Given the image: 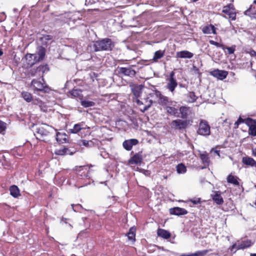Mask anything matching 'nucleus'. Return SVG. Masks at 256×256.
Returning a JSON list of instances; mask_svg holds the SVG:
<instances>
[{
	"label": "nucleus",
	"instance_id": "41",
	"mask_svg": "<svg viewBox=\"0 0 256 256\" xmlns=\"http://www.w3.org/2000/svg\"><path fill=\"white\" fill-rule=\"evenodd\" d=\"M176 171L178 174H184L186 171V168L183 164L181 163L176 166Z\"/></svg>",
	"mask_w": 256,
	"mask_h": 256
},
{
	"label": "nucleus",
	"instance_id": "8",
	"mask_svg": "<svg viewBox=\"0 0 256 256\" xmlns=\"http://www.w3.org/2000/svg\"><path fill=\"white\" fill-rule=\"evenodd\" d=\"M190 124L189 120L178 119L172 122L170 126L174 129L182 130L186 128Z\"/></svg>",
	"mask_w": 256,
	"mask_h": 256
},
{
	"label": "nucleus",
	"instance_id": "5",
	"mask_svg": "<svg viewBox=\"0 0 256 256\" xmlns=\"http://www.w3.org/2000/svg\"><path fill=\"white\" fill-rule=\"evenodd\" d=\"M222 12L228 16V18L232 20H236V10L234 6L232 4L223 6Z\"/></svg>",
	"mask_w": 256,
	"mask_h": 256
},
{
	"label": "nucleus",
	"instance_id": "61",
	"mask_svg": "<svg viewBox=\"0 0 256 256\" xmlns=\"http://www.w3.org/2000/svg\"><path fill=\"white\" fill-rule=\"evenodd\" d=\"M249 54L252 56H256V52H255L254 50H250L249 52Z\"/></svg>",
	"mask_w": 256,
	"mask_h": 256
},
{
	"label": "nucleus",
	"instance_id": "43",
	"mask_svg": "<svg viewBox=\"0 0 256 256\" xmlns=\"http://www.w3.org/2000/svg\"><path fill=\"white\" fill-rule=\"evenodd\" d=\"M208 250H207L197 251L194 253H192V256H204L208 252Z\"/></svg>",
	"mask_w": 256,
	"mask_h": 256
},
{
	"label": "nucleus",
	"instance_id": "16",
	"mask_svg": "<svg viewBox=\"0 0 256 256\" xmlns=\"http://www.w3.org/2000/svg\"><path fill=\"white\" fill-rule=\"evenodd\" d=\"M36 62H40L42 60L46 55V49L42 46H40L38 48V52L36 54Z\"/></svg>",
	"mask_w": 256,
	"mask_h": 256
},
{
	"label": "nucleus",
	"instance_id": "13",
	"mask_svg": "<svg viewBox=\"0 0 256 256\" xmlns=\"http://www.w3.org/2000/svg\"><path fill=\"white\" fill-rule=\"evenodd\" d=\"M138 140L136 138L125 140L122 143L124 148L126 150H130L134 146L136 145Z\"/></svg>",
	"mask_w": 256,
	"mask_h": 256
},
{
	"label": "nucleus",
	"instance_id": "49",
	"mask_svg": "<svg viewBox=\"0 0 256 256\" xmlns=\"http://www.w3.org/2000/svg\"><path fill=\"white\" fill-rule=\"evenodd\" d=\"M240 249H242L241 246L240 245V243L238 242V243H236V244H234L232 246L231 251H234V250H235L234 252H236V250H240Z\"/></svg>",
	"mask_w": 256,
	"mask_h": 256
},
{
	"label": "nucleus",
	"instance_id": "59",
	"mask_svg": "<svg viewBox=\"0 0 256 256\" xmlns=\"http://www.w3.org/2000/svg\"><path fill=\"white\" fill-rule=\"evenodd\" d=\"M22 148H18V150L19 151V152H18V150H14L13 152V154L15 156H16L17 155L18 156H22V154H20V152H22Z\"/></svg>",
	"mask_w": 256,
	"mask_h": 256
},
{
	"label": "nucleus",
	"instance_id": "11",
	"mask_svg": "<svg viewBox=\"0 0 256 256\" xmlns=\"http://www.w3.org/2000/svg\"><path fill=\"white\" fill-rule=\"evenodd\" d=\"M210 75L217 78L220 80H223L226 78L228 72L223 70H219L218 69L214 70L210 72Z\"/></svg>",
	"mask_w": 256,
	"mask_h": 256
},
{
	"label": "nucleus",
	"instance_id": "36",
	"mask_svg": "<svg viewBox=\"0 0 256 256\" xmlns=\"http://www.w3.org/2000/svg\"><path fill=\"white\" fill-rule=\"evenodd\" d=\"M200 158L204 164H208L210 162V158L206 152L200 154Z\"/></svg>",
	"mask_w": 256,
	"mask_h": 256
},
{
	"label": "nucleus",
	"instance_id": "64",
	"mask_svg": "<svg viewBox=\"0 0 256 256\" xmlns=\"http://www.w3.org/2000/svg\"><path fill=\"white\" fill-rule=\"evenodd\" d=\"M252 152L254 156H256V148L252 150Z\"/></svg>",
	"mask_w": 256,
	"mask_h": 256
},
{
	"label": "nucleus",
	"instance_id": "48",
	"mask_svg": "<svg viewBox=\"0 0 256 256\" xmlns=\"http://www.w3.org/2000/svg\"><path fill=\"white\" fill-rule=\"evenodd\" d=\"M29 74L32 76H36L37 75H38V76L40 75V74L39 72V70H38V67L36 68L31 69L29 72Z\"/></svg>",
	"mask_w": 256,
	"mask_h": 256
},
{
	"label": "nucleus",
	"instance_id": "33",
	"mask_svg": "<svg viewBox=\"0 0 256 256\" xmlns=\"http://www.w3.org/2000/svg\"><path fill=\"white\" fill-rule=\"evenodd\" d=\"M187 98L188 102L192 103L196 100L198 97L196 96L194 92H190L187 94Z\"/></svg>",
	"mask_w": 256,
	"mask_h": 256
},
{
	"label": "nucleus",
	"instance_id": "58",
	"mask_svg": "<svg viewBox=\"0 0 256 256\" xmlns=\"http://www.w3.org/2000/svg\"><path fill=\"white\" fill-rule=\"evenodd\" d=\"M6 16L4 12H2L0 13V22H4L6 20Z\"/></svg>",
	"mask_w": 256,
	"mask_h": 256
},
{
	"label": "nucleus",
	"instance_id": "56",
	"mask_svg": "<svg viewBox=\"0 0 256 256\" xmlns=\"http://www.w3.org/2000/svg\"><path fill=\"white\" fill-rule=\"evenodd\" d=\"M32 103L33 104L39 106L40 104H42V100L38 98L32 99Z\"/></svg>",
	"mask_w": 256,
	"mask_h": 256
},
{
	"label": "nucleus",
	"instance_id": "26",
	"mask_svg": "<svg viewBox=\"0 0 256 256\" xmlns=\"http://www.w3.org/2000/svg\"><path fill=\"white\" fill-rule=\"evenodd\" d=\"M202 32L206 34H216V28L212 24L208 25L202 28Z\"/></svg>",
	"mask_w": 256,
	"mask_h": 256
},
{
	"label": "nucleus",
	"instance_id": "18",
	"mask_svg": "<svg viewBox=\"0 0 256 256\" xmlns=\"http://www.w3.org/2000/svg\"><path fill=\"white\" fill-rule=\"evenodd\" d=\"M212 199L218 204H221L224 202V200L219 191L214 192V194H212Z\"/></svg>",
	"mask_w": 256,
	"mask_h": 256
},
{
	"label": "nucleus",
	"instance_id": "1",
	"mask_svg": "<svg viewBox=\"0 0 256 256\" xmlns=\"http://www.w3.org/2000/svg\"><path fill=\"white\" fill-rule=\"evenodd\" d=\"M114 46V42L108 38H103L101 40L94 42L92 48L94 52L111 51Z\"/></svg>",
	"mask_w": 256,
	"mask_h": 256
},
{
	"label": "nucleus",
	"instance_id": "6",
	"mask_svg": "<svg viewBox=\"0 0 256 256\" xmlns=\"http://www.w3.org/2000/svg\"><path fill=\"white\" fill-rule=\"evenodd\" d=\"M134 66H130L128 67H118V72L119 74L133 78L136 76V72L133 68Z\"/></svg>",
	"mask_w": 256,
	"mask_h": 256
},
{
	"label": "nucleus",
	"instance_id": "29",
	"mask_svg": "<svg viewBox=\"0 0 256 256\" xmlns=\"http://www.w3.org/2000/svg\"><path fill=\"white\" fill-rule=\"evenodd\" d=\"M10 194L14 198H18L20 196V192L18 187L15 185L11 186L10 188Z\"/></svg>",
	"mask_w": 256,
	"mask_h": 256
},
{
	"label": "nucleus",
	"instance_id": "14",
	"mask_svg": "<svg viewBox=\"0 0 256 256\" xmlns=\"http://www.w3.org/2000/svg\"><path fill=\"white\" fill-rule=\"evenodd\" d=\"M75 152V150H72L70 148L65 147L56 149L54 151V154L58 156L72 155Z\"/></svg>",
	"mask_w": 256,
	"mask_h": 256
},
{
	"label": "nucleus",
	"instance_id": "40",
	"mask_svg": "<svg viewBox=\"0 0 256 256\" xmlns=\"http://www.w3.org/2000/svg\"><path fill=\"white\" fill-rule=\"evenodd\" d=\"M70 94L74 98H81L82 97V92L78 89L72 90L70 92Z\"/></svg>",
	"mask_w": 256,
	"mask_h": 256
},
{
	"label": "nucleus",
	"instance_id": "22",
	"mask_svg": "<svg viewBox=\"0 0 256 256\" xmlns=\"http://www.w3.org/2000/svg\"><path fill=\"white\" fill-rule=\"evenodd\" d=\"M25 58L28 61V65L30 66L38 62L36 61V54H27L25 56Z\"/></svg>",
	"mask_w": 256,
	"mask_h": 256
},
{
	"label": "nucleus",
	"instance_id": "19",
	"mask_svg": "<svg viewBox=\"0 0 256 256\" xmlns=\"http://www.w3.org/2000/svg\"><path fill=\"white\" fill-rule=\"evenodd\" d=\"M176 56L179 58H190L193 57L194 54L188 50H182L177 52Z\"/></svg>",
	"mask_w": 256,
	"mask_h": 256
},
{
	"label": "nucleus",
	"instance_id": "46",
	"mask_svg": "<svg viewBox=\"0 0 256 256\" xmlns=\"http://www.w3.org/2000/svg\"><path fill=\"white\" fill-rule=\"evenodd\" d=\"M71 206L74 212H80L81 210L82 209V207L80 204H72Z\"/></svg>",
	"mask_w": 256,
	"mask_h": 256
},
{
	"label": "nucleus",
	"instance_id": "17",
	"mask_svg": "<svg viewBox=\"0 0 256 256\" xmlns=\"http://www.w3.org/2000/svg\"><path fill=\"white\" fill-rule=\"evenodd\" d=\"M244 14L251 18L256 19V8L255 6L250 5V8L244 12Z\"/></svg>",
	"mask_w": 256,
	"mask_h": 256
},
{
	"label": "nucleus",
	"instance_id": "30",
	"mask_svg": "<svg viewBox=\"0 0 256 256\" xmlns=\"http://www.w3.org/2000/svg\"><path fill=\"white\" fill-rule=\"evenodd\" d=\"M242 162L246 165L256 167V162L252 158L247 156L244 157L242 158Z\"/></svg>",
	"mask_w": 256,
	"mask_h": 256
},
{
	"label": "nucleus",
	"instance_id": "25",
	"mask_svg": "<svg viewBox=\"0 0 256 256\" xmlns=\"http://www.w3.org/2000/svg\"><path fill=\"white\" fill-rule=\"evenodd\" d=\"M98 3L104 10L109 9L111 5L110 0H98Z\"/></svg>",
	"mask_w": 256,
	"mask_h": 256
},
{
	"label": "nucleus",
	"instance_id": "62",
	"mask_svg": "<svg viewBox=\"0 0 256 256\" xmlns=\"http://www.w3.org/2000/svg\"><path fill=\"white\" fill-rule=\"evenodd\" d=\"M244 122V120L242 119V118L240 117L238 118V120H237V122L238 123H240V124H241V123H242Z\"/></svg>",
	"mask_w": 256,
	"mask_h": 256
},
{
	"label": "nucleus",
	"instance_id": "3",
	"mask_svg": "<svg viewBox=\"0 0 256 256\" xmlns=\"http://www.w3.org/2000/svg\"><path fill=\"white\" fill-rule=\"evenodd\" d=\"M196 132L198 134L205 137H208L210 134V127L206 120H200Z\"/></svg>",
	"mask_w": 256,
	"mask_h": 256
},
{
	"label": "nucleus",
	"instance_id": "9",
	"mask_svg": "<svg viewBox=\"0 0 256 256\" xmlns=\"http://www.w3.org/2000/svg\"><path fill=\"white\" fill-rule=\"evenodd\" d=\"M154 92L156 96L158 98V104L160 105L165 106L172 104V102L168 98L163 96L160 91L155 90Z\"/></svg>",
	"mask_w": 256,
	"mask_h": 256
},
{
	"label": "nucleus",
	"instance_id": "42",
	"mask_svg": "<svg viewBox=\"0 0 256 256\" xmlns=\"http://www.w3.org/2000/svg\"><path fill=\"white\" fill-rule=\"evenodd\" d=\"M38 70L39 72L44 74L49 70V68L48 64L40 65L38 66Z\"/></svg>",
	"mask_w": 256,
	"mask_h": 256
},
{
	"label": "nucleus",
	"instance_id": "31",
	"mask_svg": "<svg viewBox=\"0 0 256 256\" xmlns=\"http://www.w3.org/2000/svg\"><path fill=\"white\" fill-rule=\"evenodd\" d=\"M132 91L135 96L134 100H136V98H138V97H140L142 94V90L138 86H136L132 88Z\"/></svg>",
	"mask_w": 256,
	"mask_h": 256
},
{
	"label": "nucleus",
	"instance_id": "4",
	"mask_svg": "<svg viewBox=\"0 0 256 256\" xmlns=\"http://www.w3.org/2000/svg\"><path fill=\"white\" fill-rule=\"evenodd\" d=\"M31 87L35 91L42 92L45 93L48 92L50 89L45 82L42 83L36 80H33L31 82Z\"/></svg>",
	"mask_w": 256,
	"mask_h": 256
},
{
	"label": "nucleus",
	"instance_id": "32",
	"mask_svg": "<svg viewBox=\"0 0 256 256\" xmlns=\"http://www.w3.org/2000/svg\"><path fill=\"white\" fill-rule=\"evenodd\" d=\"M165 51L158 50L156 51L153 56L152 60L154 62H156L158 60L162 58L164 55Z\"/></svg>",
	"mask_w": 256,
	"mask_h": 256
},
{
	"label": "nucleus",
	"instance_id": "21",
	"mask_svg": "<svg viewBox=\"0 0 256 256\" xmlns=\"http://www.w3.org/2000/svg\"><path fill=\"white\" fill-rule=\"evenodd\" d=\"M66 137V134L58 132L56 134V140L60 144L66 143L68 141Z\"/></svg>",
	"mask_w": 256,
	"mask_h": 256
},
{
	"label": "nucleus",
	"instance_id": "20",
	"mask_svg": "<svg viewBox=\"0 0 256 256\" xmlns=\"http://www.w3.org/2000/svg\"><path fill=\"white\" fill-rule=\"evenodd\" d=\"M238 178L236 176L230 174L226 178V180L228 183L232 184L235 186H239L240 183L238 182Z\"/></svg>",
	"mask_w": 256,
	"mask_h": 256
},
{
	"label": "nucleus",
	"instance_id": "60",
	"mask_svg": "<svg viewBox=\"0 0 256 256\" xmlns=\"http://www.w3.org/2000/svg\"><path fill=\"white\" fill-rule=\"evenodd\" d=\"M108 153H107L106 152H102V153L100 154V156L104 158H108Z\"/></svg>",
	"mask_w": 256,
	"mask_h": 256
},
{
	"label": "nucleus",
	"instance_id": "39",
	"mask_svg": "<svg viewBox=\"0 0 256 256\" xmlns=\"http://www.w3.org/2000/svg\"><path fill=\"white\" fill-rule=\"evenodd\" d=\"M80 104L84 108H88L94 106L95 103L92 101L84 100H81Z\"/></svg>",
	"mask_w": 256,
	"mask_h": 256
},
{
	"label": "nucleus",
	"instance_id": "57",
	"mask_svg": "<svg viewBox=\"0 0 256 256\" xmlns=\"http://www.w3.org/2000/svg\"><path fill=\"white\" fill-rule=\"evenodd\" d=\"M98 0H86V4L87 6L92 5L98 3Z\"/></svg>",
	"mask_w": 256,
	"mask_h": 256
},
{
	"label": "nucleus",
	"instance_id": "47",
	"mask_svg": "<svg viewBox=\"0 0 256 256\" xmlns=\"http://www.w3.org/2000/svg\"><path fill=\"white\" fill-rule=\"evenodd\" d=\"M240 243V245L241 246L242 249H244L250 246L251 242L249 240H244L242 241Z\"/></svg>",
	"mask_w": 256,
	"mask_h": 256
},
{
	"label": "nucleus",
	"instance_id": "50",
	"mask_svg": "<svg viewBox=\"0 0 256 256\" xmlns=\"http://www.w3.org/2000/svg\"><path fill=\"white\" fill-rule=\"evenodd\" d=\"M210 43L212 44V45H214V46H216L218 47V48H222L223 50H224L225 49V47L224 46V45L216 42H215L214 40H210Z\"/></svg>",
	"mask_w": 256,
	"mask_h": 256
},
{
	"label": "nucleus",
	"instance_id": "24",
	"mask_svg": "<svg viewBox=\"0 0 256 256\" xmlns=\"http://www.w3.org/2000/svg\"><path fill=\"white\" fill-rule=\"evenodd\" d=\"M157 234L158 236L165 239H168L171 236V234L168 231L162 228L158 229Z\"/></svg>",
	"mask_w": 256,
	"mask_h": 256
},
{
	"label": "nucleus",
	"instance_id": "52",
	"mask_svg": "<svg viewBox=\"0 0 256 256\" xmlns=\"http://www.w3.org/2000/svg\"><path fill=\"white\" fill-rule=\"evenodd\" d=\"M38 106L40 108L42 111L46 112L48 110V106L42 101V104H40Z\"/></svg>",
	"mask_w": 256,
	"mask_h": 256
},
{
	"label": "nucleus",
	"instance_id": "27",
	"mask_svg": "<svg viewBox=\"0 0 256 256\" xmlns=\"http://www.w3.org/2000/svg\"><path fill=\"white\" fill-rule=\"evenodd\" d=\"M84 122H80L78 124H75L72 128H70L69 130V131L70 133L72 134H76L80 130L84 128Z\"/></svg>",
	"mask_w": 256,
	"mask_h": 256
},
{
	"label": "nucleus",
	"instance_id": "15",
	"mask_svg": "<svg viewBox=\"0 0 256 256\" xmlns=\"http://www.w3.org/2000/svg\"><path fill=\"white\" fill-rule=\"evenodd\" d=\"M170 212L171 214L176 216L184 215L188 214V211L184 208L179 207H175L170 209Z\"/></svg>",
	"mask_w": 256,
	"mask_h": 256
},
{
	"label": "nucleus",
	"instance_id": "10",
	"mask_svg": "<svg viewBox=\"0 0 256 256\" xmlns=\"http://www.w3.org/2000/svg\"><path fill=\"white\" fill-rule=\"evenodd\" d=\"M174 72L172 71L170 73L169 82L166 85L167 88L171 92H173L175 88L178 86V83L176 79L174 78Z\"/></svg>",
	"mask_w": 256,
	"mask_h": 256
},
{
	"label": "nucleus",
	"instance_id": "63",
	"mask_svg": "<svg viewBox=\"0 0 256 256\" xmlns=\"http://www.w3.org/2000/svg\"><path fill=\"white\" fill-rule=\"evenodd\" d=\"M180 256H192V254H182L180 255Z\"/></svg>",
	"mask_w": 256,
	"mask_h": 256
},
{
	"label": "nucleus",
	"instance_id": "51",
	"mask_svg": "<svg viewBox=\"0 0 256 256\" xmlns=\"http://www.w3.org/2000/svg\"><path fill=\"white\" fill-rule=\"evenodd\" d=\"M52 39V36L50 35H44L42 38L41 40L46 43Z\"/></svg>",
	"mask_w": 256,
	"mask_h": 256
},
{
	"label": "nucleus",
	"instance_id": "54",
	"mask_svg": "<svg viewBox=\"0 0 256 256\" xmlns=\"http://www.w3.org/2000/svg\"><path fill=\"white\" fill-rule=\"evenodd\" d=\"M6 128V123L0 120V133L4 131Z\"/></svg>",
	"mask_w": 256,
	"mask_h": 256
},
{
	"label": "nucleus",
	"instance_id": "45",
	"mask_svg": "<svg viewBox=\"0 0 256 256\" xmlns=\"http://www.w3.org/2000/svg\"><path fill=\"white\" fill-rule=\"evenodd\" d=\"M249 134L251 136H256V125L252 124L249 128Z\"/></svg>",
	"mask_w": 256,
	"mask_h": 256
},
{
	"label": "nucleus",
	"instance_id": "34",
	"mask_svg": "<svg viewBox=\"0 0 256 256\" xmlns=\"http://www.w3.org/2000/svg\"><path fill=\"white\" fill-rule=\"evenodd\" d=\"M0 163L4 168H8L10 165V162L4 156L2 155L0 157Z\"/></svg>",
	"mask_w": 256,
	"mask_h": 256
},
{
	"label": "nucleus",
	"instance_id": "12",
	"mask_svg": "<svg viewBox=\"0 0 256 256\" xmlns=\"http://www.w3.org/2000/svg\"><path fill=\"white\" fill-rule=\"evenodd\" d=\"M142 161V152H138L134 154L128 160V162L130 164H140Z\"/></svg>",
	"mask_w": 256,
	"mask_h": 256
},
{
	"label": "nucleus",
	"instance_id": "53",
	"mask_svg": "<svg viewBox=\"0 0 256 256\" xmlns=\"http://www.w3.org/2000/svg\"><path fill=\"white\" fill-rule=\"evenodd\" d=\"M227 49L228 54H232L236 50V46L234 45L230 47L225 48Z\"/></svg>",
	"mask_w": 256,
	"mask_h": 256
},
{
	"label": "nucleus",
	"instance_id": "38",
	"mask_svg": "<svg viewBox=\"0 0 256 256\" xmlns=\"http://www.w3.org/2000/svg\"><path fill=\"white\" fill-rule=\"evenodd\" d=\"M128 238L129 240L132 241H135V229L134 228H131L129 232L127 234Z\"/></svg>",
	"mask_w": 256,
	"mask_h": 256
},
{
	"label": "nucleus",
	"instance_id": "2",
	"mask_svg": "<svg viewBox=\"0 0 256 256\" xmlns=\"http://www.w3.org/2000/svg\"><path fill=\"white\" fill-rule=\"evenodd\" d=\"M52 129V127L46 124L39 126L36 128L34 134L37 139L44 142H48L50 140L48 138Z\"/></svg>",
	"mask_w": 256,
	"mask_h": 256
},
{
	"label": "nucleus",
	"instance_id": "35",
	"mask_svg": "<svg viewBox=\"0 0 256 256\" xmlns=\"http://www.w3.org/2000/svg\"><path fill=\"white\" fill-rule=\"evenodd\" d=\"M166 112L170 115L177 116L176 114L178 113V110L174 107L166 106Z\"/></svg>",
	"mask_w": 256,
	"mask_h": 256
},
{
	"label": "nucleus",
	"instance_id": "55",
	"mask_svg": "<svg viewBox=\"0 0 256 256\" xmlns=\"http://www.w3.org/2000/svg\"><path fill=\"white\" fill-rule=\"evenodd\" d=\"M190 201L194 204H200L201 202L200 198H194L191 199Z\"/></svg>",
	"mask_w": 256,
	"mask_h": 256
},
{
	"label": "nucleus",
	"instance_id": "23",
	"mask_svg": "<svg viewBox=\"0 0 256 256\" xmlns=\"http://www.w3.org/2000/svg\"><path fill=\"white\" fill-rule=\"evenodd\" d=\"M78 175L83 178L84 177L88 178V170L86 166L80 167V169L78 171Z\"/></svg>",
	"mask_w": 256,
	"mask_h": 256
},
{
	"label": "nucleus",
	"instance_id": "28",
	"mask_svg": "<svg viewBox=\"0 0 256 256\" xmlns=\"http://www.w3.org/2000/svg\"><path fill=\"white\" fill-rule=\"evenodd\" d=\"M190 108L186 106H182L180 108V112L182 118H188Z\"/></svg>",
	"mask_w": 256,
	"mask_h": 256
},
{
	"label": "nucleus",
	"instance_id": "44",
	"mask_svg": "<svg viewBox=\"0 0 256 256\" xmlns=\"http://www.w3.org/2000/svg\"><path fill=\"white\" fill-rule=\"evenodd\" d=\"M81 144L88 148L92 147L94 146V142L92 140H82Z\"/></svg>",
	"mask_w": 256,
	"mask_h": 256
},
{
	"label": "nucleus",
	"instance_id": "7",
	"mask_svg": "<svg viewBox=\"0 0 256 256\" xmlns=\"http://www.w3.org/2000/svg\"><path fill=\"white\" fill-rule=\"evenodd\" d=\"M137 104L139 106H144L142 108H140V110L142 112H144L146 111L152 104V100L148 98H146L144 99V101H142L138 98H136V100H134Z\"/></svg>",
	"mask_w": 256,
	"mask_h": 256
},
{
	"label": "nucleus",
	"instance_id": "37",
	"mask_svg": "<svg viewBox=\"0 0 256 256\" xmlns=\"http://www.w3.org/2000/svg\"><path fill=\"white\" fill-rule=\"evenodd\" d=\"M22 96L24 99L28 102H31L32 100V96L31 94L27 92H23Z\"/></svg>",
	"mask_w": 256,
	"mask_h": 256
}]
</instances>
